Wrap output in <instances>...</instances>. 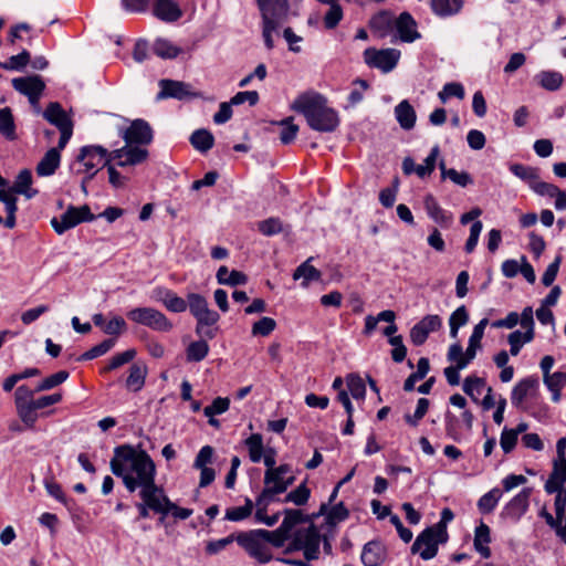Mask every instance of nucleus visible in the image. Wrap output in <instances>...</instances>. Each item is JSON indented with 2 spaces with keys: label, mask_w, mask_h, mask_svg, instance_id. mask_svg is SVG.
<instances>
[{
  "label": "nucleus",
  "mask_w": 566,
  "mask_h": 566,
  "mask_svg": "<svg viewBox=\"0 0 566 566\" xmlns=\"http://www.w3.org/2000/svg\"><path fill=\"white\" fill-rule=\"evenodd\" d=\"M109 467L130 493L137 490L139 494L164 490L156 484V464L145 450H137L130 444L118 446L114 449Z\"/></svg>",
  "instance_id": "1"
},
{
  "label": "nucleus",
  "mask_w": 566,
  "mask_h": 566,
  "mask_svg": "<svg viewBox=\"0 0 566 566\" xmlns=\"http://www.w3.org/2000/svg\"><path fill=\"white\" fill-rule=\"evenodd\" d=\"M291 107L302 114L314 130L331 133L339 125L337 112L328 107L327 99L318 93L308 92L298 95Z\"/></svg>",
  "instance_id": "2"
},
{
  "label": "nucleus",
  "mask_w": 566,
  "mask_h": 566,
  "mask_svg": "<svg viewBox=\"0 0 566 566\" xmlns=\"http://www.w3.org/2000/svg\"><path fill=\"white\" fill-rule=\"evenodd\" d=\"M109 153L106 148L98 145L83 146L70 166L71 172L74 175H87L88 179H93L101 168L106 167L111 163Z\"/></svg>",
  "instance_id": "3"
},
{
  "label": "nucleus",
  "mask_w": 566,
  "mask_h": 566,
  "mask_svg": "<svg viewBox=\"0 0 566 566\" xmlns=\"http://www.w3.org/2000/svg\"><path fill=\"white\" fill-rule=\"evenodd\" d=\"M189 311L196 318V334L201 338L213 339L218 332L220 315L209 308L208 302L199 294L188 295Z\"/></svg>",
  "instance_id": "4"
},
{
  "label": "nucleus",
  "mask_w": 566,
  "mask_h": 566,
  "mask_svg": "<svg viewBox=\"0 0 566 566\" xmlns=\"http://www.w3.org/2000/svg\"><path fill=\"white\" fill-rule=\"evenodd\" d=\"M295 481L290 464H281L274 470H266L264 473V489L260 493V503L263 505L266 499L274 500V496L284 493Z\"/></svg>",
  "instance_id": "5"
},
{
  "label": "nucleus",
  "mask_w": 566,
  "mask_h": 566,
  "mask_svg": "<svg viewBox=\"0 0 566 566\" xmlns=\"http://www.w3.org/2000/svg\"><path fill=\"white\" fill-rule=\"evenodd\" d=\"M127 318L153 331L168 333L174 325L168 317L154 307H136L127 312Z\"/></svg>",
  "instance_id": "6"
},
{
  "label": "nucleus",
  "mask_w": 566,
  "mask_h": 566,
  "mask_svg": "<svg viewBox=\"0 0 566 566\" xmlns=\"http://www.w3.org/2000/svg\"><path fill=\"white\" fill-rule=\"evenodd\" d=\"M448 541V535L440 534L439 530L433 526L423 530L416 538L411 546L412 554H420L424 560L436 557L439 544Z\"/></svg>",
  "instance_id": "7"
},
{
  "label": "nucleus",
  "mask_w": 566,
  "mask_h": 566,
  "mask_svg": "<svg viewBox=\"0 0 566 566\" xmlns=\"http://www.w3.org/2000/svg\"><path fill=\"white\" fill-rule=\"evenodd\" d=\"M260 533L261 530L240 533L237 536V542L251 557L265 564L272 559V554L269 545L262 537L263 535Z\"/></svg>",
  "instance_id": "8"
},
{
  "label": "nucleus",
  "mask_w": 566,
  "mask_h": 566,
  "mask_svg": "<svg viewBox=\"0 0 566 566\" xmlns=\"http://www.w3.org/2000/svg\"><path fill=\"white\" fill-rule=\"evenodd\" d=\"M42 115L60 130L59 148L64 149L73 134L72 119L57 102L50 103Z\"/></svg>",
  "instance_id": "9"
},
{
  "label": "nucleus",
  "mask_w": 566,
  "mask_h": 566,
  "mask_svg": "<svg viewBox=\"0 0 566 566\" xmlns=\"http://www.w3.org/2000/svg\"><path fill=\"white\" fill-rule=\"evenodd\" d=\"M96 217L91 212L87 205L82 207L70 206L60 218H53L51 224L57 234H62L65 231L76 227L84 221H93Z\"/></svg>",
  "instance_id": "10"
},
{
  "label": "nucleus",
  "mask_w": 566,
  "mask_h": 566,
  "mask_svg": "<svg viewBox=\"0 0 566 566\" xmlns=\"http://www.w3.org/2000/svg\"><path fill=\"white\" fill-rule=\"evenodd\" d=\"M12 86L17 92L29 98L36 114L41 113L39 101L45 88V83L40 75L13 78Z\"/></svg>",
  "instance_id": "11"
},
{
  "label": "nucleus",
  "mask_w": 566,
  "mask_h": 566,
  "mask_svg": "<svg viewBox=\"0 0 566 566\" xmlns=\"http://www.w3.org/2000/svg\"><path fill=\"white\" fill-rule=\"evenodd\" d=\"M400 59V51L397 49L377 50L368 48L364 51L365 63L375 69H379L384 73L392 71Z\"/></svg>",
  "instance_id": "12"
},
{
  "label": "nucleus",
  "mask_w": 566,
  "mask_h": 566,
  "mask_svg": "<svg viewBox=\"0 0 566 566\" xmlns=\"http://www.w3.org/2000/svg\"><path fill=\"white\" fill-rule=\"evenodd\" d=\"M122 137L128 145L145 146L153 142V129L144 119H135L122 133Z\"/></svg>",
  "instance_id": "13"
},
{
  "label": "nucleus",
  "mask_w": 566,
  "mask_h": 566,
  "mask_svg": "<svg viewBox=\"0 0 566 566\" xmlns=\"http://www.w3.org/2000/svg\"><path fill=\"white\" fill-rule=\"evenodd\" d=\"M148 155L147 149L128 144L109 153L111 161L116 160L119 167L139 165L148 158Z\"/></svg>",
  "instance_id": "14"
},
{
  "label": "nucleus",
  "mask_w": 566,
  "mask_h": 566,
  "mask_svg": "<svg viewBox=\"0 0 566 566\" xmlns=\"http://www.w3.org/2000/svg\"><path fill=\"white\" fill-rule=\"evenodd\" d=\"M302 541L304 557L307 560H315L319 556V545L322 542L321 534L314 524L306 528L297 530Z\"/></svg>",
  "instance_id": "15"
},
{
  "label": "nucleus",
  "mask_w": 566,
  "mask_h": 566,
  "mask_svg": "<svg viewBox=\"0 0 566 566\" xmlns=\"http://www.w3.org/2000/svg\"><path fill=\"white\" fill-rule=\"evenodd\" d=\"M448 360L454 363V366L444 368V376L447 381L451 386H458L460 384L459 371L465 368L470 361L462 358V346L460 344H453L448 350Z\"/></svg>",
  "instance_id": "16"
},
{
  "label": "nucleus",
  "mask_w": 566,
  "mask_h": 566,
  "mask_svg": "<svg viewBox=\"0 0 566 566\" xmlns=\"http://www.w3.org/2000/svg\"><path fill=\"white\" fill-rule=\"evenodd\" d=\"M263 24L281 27L289 18L290 4L287 0H273L271 4L260 10Z\"/></svg>",
  "instance_id": "17"
},
{
  "label": "nucleus",
  "mask_w": 566,
  "mask_h": 566,
  "mask_svg": "<svg viewBox=\"0 0 566 566\" xmlns=\"http://www.w3.org/2000/svg\"><path fill=\"white\" fill-rule=\"evenodd\" d=\"M441 319L438 315H427L410 329V339L416 346L422 345L429 334L439 329Z\"/></svg>",
  "instance_id": "18"
},
{
  "label": "nucleus",
  "mask_w": 566,
  "mask_h": 566,
  "mask_svg": "<svg viewBox=\"0 0 566 566\" xmlns=\"http://www.w3.org/2000/svg\"><path fill=\"white\" fill-rule=\"evenodd\" d=\"M151 300L163 303V305L172 313H182L189 307L188 300L179 297L175 292L157 287L150 294Z\"/></svg>",
  "instance_id": "19"
},
{
  "label": "nucleus",
  "mask_w": 566,
  "mask_h": 566,
  "mask_svg": "<svg viewBox=\"0 0 566 566\" xmlns=\"http://www.w3.org/2000/svg\"><path fill=\"white\" fill-rule=\"evenodd\" d=\"M159 85L161 88L158 94L159 98L187 99L197 96L196 93L190 91V85L184 82L161 80Z\"/></svg>",
  "instance_id": "20"
},
{
  "label": "nucleus",
  "mask_w": 566,
  "mask_h": 566,
  "mask_svg": "<svg viewBox=\"0 0 566 566\" xmlns=\"http://www.w3.org/2000/svg\"><path fill=\"white\" fill-rule=\"evenodd\" d=\"M417 24L413 18L408 12H402L395 19L394 33L402 42H413L420 36L416 29Z\"/></svg>",
  "instance_id": "21"
},
{
  "label": "nucleus",
  "mask_w": 566,
  "mask_h": 566,
  "mask_svg": "<svg viewBox=\"0 0 566 566\" xmlns=\"http://www.w3.org/2000/svg\"><path fill=\"white\" fill-rule=\"evenodd\" d=\"M538 379L536 377H527L520 380L513 388L511 394L512 403L521 408L526 398H534L537 395Z\"/></svg>",
  "instance_id": "22"
},
{
  "label": "nucleus",
  "mask_w": 566,
  "mask_h": 566,
  "mask_svg": "<svg viewBox=\"0 0 566 566\" xmlns=\"http://www.w3.org/2000/svg\"><path fill=\"white\" fill-rule=\"evenodd\" d=\"M153 14L164 22H176L182 17V10L174 0H155Z\"/></svg>",
  "instance_id": "23"
},
{
  "label": "nucleus",
  "mask_w": 566,
  "mask_h": 566,
  "mask_svg": "<svg viewBox=\"0 0 566 566\" xmlns=\"http://www.w3.org/2000/svg\"><path fill=\"white\" fill-rule=\"evenodd\" d=\"M142 502L136 503V509L138 510L139 518H147L149 516V511L155 513L163 514L165 511L163 507V491L160 492H149L139 494Z\"/></svg>",
  "instance_id": "24"
},
{
  "label": "nucleus",
  "mask_w": 566,
  "mask_h": 566,
  "mask_svg": "<svg viewBox=\"0 0 566 566\" xmlns=\"http://www.w3.org/2000/svg\"><path fill=\"white\" fill-rule=\"evenodd\" d=\"M531 493L532 489H523L506 504L504 514L512 520H520V517L527 511Z\"/></svg>",
  "instance_id": "25"
},
{
  "label": "nucleus",
  "mask_w": 566,
  "mask_h": 566,
  "mask_svg": "<svg viewBox=\"0 0 566 566\" xmlns=\"http://www.w3.org/2000/svg\"><path fill=\"white\" fill-rule=\"evenodd\" d=\"M423 206L428 216L441 227H449L452 222V214L441 208L433 195L428 193L423 199Z\"/></svg>",
  "instance_id": "26"
},
{
  "label": "nucleus",
  "mask_w": 566,
  "mask_h": 566,
  "mask_svg": "<svg viewBox=\"0 0 566 566\" xmlns=\"http://www.w3.org/2000/svg\"><path fill=\"white\" fill-rule=\"evenodd\" d=\"M360 558L365 566H379L386 559V548L379 542H368L363 548Z\"/></svg>",
  "instance_id": "27"
},
{
  "label": "nucleus",
  "mask_w": 566,
  "mask_h": 566,
  "mask_svg": "<svg viewBox=\"0 0 566 566\" xmlns=\"http://www.w3.org/2000/svg\"><path fill=\"white\" fill-rule=\"evenodd\" d=\"M62 149H60L57 146V147H53V148L49 149L44 154V156L39 161V164L36 165V168H35V171L39 176L46 177V176H51L55 172V170L60 166V161H61L60 151Z\"/></svg>",
  "instance_id": "28"
},
{
  "label": "nucleus",
  "mask_w": 566,
  "mask_h": 566,
  "mask_svg": "<svg viewBox=\"0 0 566 566\" xmlns=\"http://www.w3.org/2000/svg\"><path fill=\"white\" fill-rule=\"evenodd\" d=\"M395 116L400 127L405 130H410L416 125L417 114L413 106L407 101H401L395 107Z\"/></svg>",
  "instance_id": "29"
},
{
  "label": "nucleus",
  "mask_w": 566,
  "mask_h": 566,
  "mask_svg": "<svg viewBox=\"0 0 566 566\" xmlns=\"http://www.w3.org/2000/svg\"><path fill=\"white\" fill-rule=\"evenodd\" d=\"M395 19L388 12H380L371 18L369 25L379 38H386L394 34Z\"/></svg>",
  "instance_id": "30"
},
{
  "label": "nucleus",
  "mask_w": 566,
  "mask_h": 566,
  "mask_svg": "<svg viewBox=\"0 0 566 566\" xmlns=\"http://www.w3.org/2000/svg\"><path fill=\"white\" fill-rule=\"evenodd\" d=\"M489 321L486 318H483L480 321L478 325H475L473 333L471 334L469 338V345L467 347L465 353L462 352V358L468 359V361H471L474 359L476 355V349L481 347V339L484 335V328L486 327Z\"/></svg>",
  "instance_id": "31"
},
{
  "label": "nucleus",
  "mask_w": 566,
  "mask_h": 566,
  "mask_svg": "<svg viewBox=\"0 0 566 566\" xmlns=\"http://www.w3.org/2000/svg\"><path fill=\"white\" fill-rule=\"evenodd\" d=\"M491 542L490 527L481 523L474 532V548L483 557L489 558L491 556V549L488 546Z\"/></svg>",
  "instance_id": "32"
},
{
  "label": "nucleus",
  "mask_w": 566,
  "mask_h": 566,
  "mask_svg": "<svg viewBox=\"0 0 566 566\" xmlns=\"http://www.w3.org/2000/svg\"><path fill=\"white\" fill-rule=\"evenodd\" d=\"M32 174L29 169H23L17 176V179L11 188L15 193L24 195L28 199H31L38 193V190L31 188Z\"/></svg>",
  "instance_id": "33"
},
{
  "label": "nucleus",
  "mask_w": 566,
  "mask_h": 566,
  "mask_svg": "<svg viewBox=\"0 0 566 566\" xmlns=\"http://www.w3.org/2000/svg\"><path fill=\"white\" fill-rule=\"evenodd\" d=\"M544 384L552 392V399L554 402L560 400V390L566 386V373L556 371L551 375H544Z\"/></svg>",
  "instance_id": "34"
},
{
  "label": "nucleus",
  "mask_w": 566,
  "mask_h": 566,
  "mask_svg": "<svg viewBox=\"0 0 566 566\" xmlns=\"http://www.w3.org/2000/svg\"><path fill=\"white\" fill-rule=\"evenodd\" d=\"M147 367L142 364H133L126 379V387L132 391H139L145 385Z\"/></svg>",
  "instance_id": "35"
},
{
  "label": "nucleus",
  "mask_w": 566,
  "mask_h": 566,
  "mask_svg": "<svg viewBox=\"0 0 566 566\" xmlns=\"http://www.w3.org/2000/svg\"><path fill=\"white\" fill-rule=\"evenodd\" d=\"M321 3L329 4V9L324 17V25L327 30H332L338 25L343 19V9L339 0H317Z\"/></svg>",
  "instance_id": "36"
},
{
  "label": "nucleus",
  "mask_w": 566,
  "mask_h": 566,
  "mask_svg": "<svg viewBox=\"0 0 566 566\" xmlns=\"http://www.w3.org/2000/svg\"><path fill=\"white\" fill-rule=\"evenodd\" d=\"M462 0H431L433 12L440 17L458 13L462 8Z\"/></svg>",
  "instance_id": "37"
},
{
  "label": "nucleus",
  "mask_w": 566,
  "mask_h": 566,
  "mask_svg": "<svg viewBox=\"0 0 566 566\" xmlns=\"http://www.w3.org/2000/svg\"><path fill=\"white\" fill-rule=\"evenodd\" d=\"M190 143L197 150L206 153L213 147V135L207 129H197L190 136Z\"/></svg>",
  "instance_id": "38"
},
{
  "label": "nucleus",
  "mask_w": 566,
  "mask_h": 566,
  "mask_svg": "<svg viewBox=\"0 0 566 566\" xmlns=\"http://www.w3.org/2000/svg\"><path fill=\"white\" fill-rule=\"evenodd\" d=\"M0 134L9 140L17 138L15 125L9 107L0 108Z\"/></svg>",
  "instance_id": "39"
},
{
  "label": "nucleus",
  "mask_w": 566,
  "mask_h": 566,
  "mask_svg": "<svg viewBox=\"0 0 566 566\" xmlns=\"http://www.w3.org/2000/svg\"><path fill=\"white\" fill-rule=\"evenodd\" d=\"M439 168L441 170L442 179L449 178L455 185H459L461 187H467L468 185L473 182L471 176L468 172H465V171L459 172L453 168L448 169L446 167V163L443 160H441L439 163Z\"/></svg>",
  "instance_id": "40"
},
{
  "label": "nucleus",
  "mask_w": 566,
  "mask_h": 566,
  "mask_svg": "<svg viewBox=\"0 0 566 566\" xmlns=\"http://www.w3.org/2000/svg\"><path fill=\"white\" fill-rule=\"evenodd\" d=\"M510 170L517 178L522 179L526 184H528L530 188L536 181L539 176V169L531 166H525L522 164H512L510 166Z\"/></svg>",
  "instance_id": "41"
},
{
  "label": "nucleus",
  "mask_w": 566,
  "mask_h": 566,
  "mask_svg": "<svg viewBox=\"0 0 566 566\" xmlns=\"http://www.w3.org/2000/svg\"><path fill=\"white\" fill-rule=\"evenodd\" d=\"M206 339L207 338H201L200 340L192 342L188 345L186 349V357L188 361H201L207 357L209 353V345Z\"/></svg>",
  "instance_id": "42"
},
{
  "label": "nucleus",
  "mask_w": 566,
  "mask_h": 566,
  "mask_svg": "<svg viewBox=\"0 0 566 566\" xmlns=\"http://www.w3.org/2000/svg\"><path fill=\"white\" fill-rule=\"evenodd\" d=\"M501 496H502V492L497 488H494L491 491H489L488 493H485L478 501V507H479L480 512L483 514L491 513L497 505Z\"/></svg>",
  "instance_id": "43"
},
{
  "label": "nucleus",
  "mask_w": 566,
  "mask_h": 566,
  "mask_svg": "<svg viewBox=\"0 0 566 566\" xmlns=\"http://www.w3.org/2000/svg\"><path fill=\"white\" fill-rule=\"evenodd\" d=\"M486 388L485 381L475 376L467 377L463 382V391L474 401H478L479 396H481Z\"/></svg>",
  "instance_id": "44"
},
{
  "label": "nucleus",
  "mask_w": 566,
  "mask_h": 566,
  "mask_svg": "<svg viewBox=\"0 0 566 566\" xmlns=\"http://www.w3.org/2000/svg\"><path fill=\"white\" fill-rule=\"evenodd\" d=\"M153 50L157 56L163 59H175L181 53L180 48L165 39H158L155 42Z\"/></svg>",
  "instance_id": "45"
},
{
  "label": "nucleus",
  "mask_w": 566,
  "mask_h": 566,
  "mask_svg": "<svg viewBox=\"0 0 566 566\" xmlns=\"http://www.w3.org/2000/svg\"><path fill=\"white\" fill-rule=\"evenodd\" d=\"M17 413L21 421L25 424L28 428H33L39 416L38 410L33 406L32 401L28 403H20L15 406Z\"/></svg>",
  "instance_id": "46"
},
{
  "label": "nucleus",
  "mask_w": 566,
  "mask_h": 566,
  "mask_svg": "<svg viewBox=\"0 0 566 566\" xmlns=\"http://www.w3.org/2000/svg\"><path fill=\"white\" fill-rule=\"evenodd\" d=\"M538 78L542 87L547 91L558 90L564 82L563 75L555 71H543L538 74Z\"/></svg>",
  "instance_id": "47"
},
{
  "label": "nucleus",
  "mask_w": 566,
  "mask_h": 566,
  "mask_svg": "<svg viewBox=\"0 0 566 566\" xmlns=\"http://www.w3.org/2000/svg\"><path fill=\"white\" fill-rule=\"evenodd\" d=\"M245 446L249 450L250 460L253 463H258L262 459L263 454V439L260 433H253L245 440Z\"/></svg>",
  "instance_id": "48"
},
{
  "label": "nucleus",
  "mask_w": 566,
  "mask_h": 566,
  "mask_svg": "<svg viewBox=\"0 0 566 566\" xmlns=\"http://www.w3.org/2000/svg\"><path fill=\"white\" fill-rule=\"evenodd\" d=\"M534 338V331H526L522 333L520 331H514L509 335V344L511 345V354L516 356L523 344L531 342Z\"/></svg>",
  "instance_id": "49"
},
{
  "label": "nucleus",
  "mask_w": 566,
  "mask_h": 566,
  "mask_svg": "<svg viewBox=\"0 0 566 566\" xmlns=\"http://www.w3.org/2000/svg\"><path fill=\"white\" fill-rule=\"evenodd\" d=\"M253 507V502L249 497H247L243 506L229 507L226 511V520L232 522L245 520L252 514Z\"/></svg>",
  "instance_id": "50"
},
{
  "label": "nucleus",
  "mask_w": 566,
  "mask_h": 566,
  "mask_svg": "<svg viewBox=\"0 0 566 566\" xmlns=\"http://www.w3.org/2000/svg\"><path fill=\"white\" fill-rule=\"evenodd\" d=\"M261 535L265 539L266 544H271L274 547H282L287 539L291 538V534H289L285 530L279 526L274 531L261 530Z\"/></svg>",
  "instance_id": "51"
},
{
  "label": "nucleus",
  "mask_w": 566,
  "mask_h": 566,
  "mask_svg": "<svg viewBox=\"0 0 566 566\" xmlns=\"http://www.w3.org/2000/svg\"><path fill=\"white\" fill-rule=\"evenodd\" d=\"M308 518L302 513L301 510H285L284 511V520L280 525L283 530H285L289 534H292L293 528L303 522H306Z\"/></svg>",
  "instance_id": "52"
},
{
  "label": "nucleus",
  "mask_w": 566,
  "mask_h": 566,
  "mask_svg": "<svg viewBox=\"0 0 566 566\" xmlns=\"http://www.w3.org/2000/svg\"><path fill=\"white\" fill-rule=\"evenodd\" d=\"M30 62V53L27 50H23L21 53L17 55H12L6 62H0V67L8 71H21L23 70Z\"/></svg>",
  "instance_id": "53"
},
{
  "label": "nucleus",
  "mask_w": 566,
  "mask_h": 566,
  "mask_svg": "<svg viewBox=\"0 0 566 566\" xmlns=\"http://www.w3.org/2000/svg\"><path fill=\"white\" fill-rule=\"evenodd\" d=\"M312 258L302 263L293 273V280L304 279L305 281L321 280V272L310 264Z\"/></svg>",
  "instance_id": "54"
},
{
  "label": "nucleus",
  "mask_w": 566,
  "mask_h": 566,
  "mask_svg": "<svg viewBox=\"0 0 566 566\" xmlns=\"http://www.w3.org/2000/svg\"><path fill=\"white\" fill-rule=\"evenodd\" d=\"M276 328V322L272 317L263 316L251 328L252 336H269Z\"/></svg>",
  "instance_id": "55"
},
{
  "label": "nucleus",
  "mask_w": 566,
  "mask_h": 566,
  "mask_svg": "<svg viewBox=\"0 0 566 566\" xmlns=\"http://www.w3.org/2000/svg\"><path fill=\"white\" fill-rule=\"evenodd\" d=\"M277 124L283 127L280 134L281 143L284 145L291 144L298 133V126L293 123V117H286Z\"/></svg>",
  "instance_id": "56"
},
{
  "label": "nucleus",
  "mask_w": 566,
  "mask_h": 566,
  "mask_svg": "<svg viewBox=\"0 0 566 566\" xmlns=\"http://www.w3.org/2000/svg\"><path fill=\"white\" fill-rule=\"evenodd\" d=\"M161 500H163V503H164L163 507L165 510L163 512V515H167L168 513H171L176 518L187 520L192 514V510L185 509V507H179L175 503H172L168 499V496L165 494L164 490H163Z\"/></svg>",
  "instance_id": "57"
},
{
  "label": "nucleus",
  "mask_w": 566,
  "mask_h": 566,
  "mask_svg": "<svg viewBox=\"0 0 566 566\" xmlns=\"http://www.w3.org/2000/svg\"><path fill=\"white\" fill-rule=\"evenodd\" d=\"M310 495L311 490L306 486V483H302L295 490L287 493L284 502H292L297 506H302L307 503Z\"/></svg>",
  "instance_id": "58"
},
{
  "label": "nucleus",
  "mask_w": 566,
  "mask_h": 566,
  "mask_svg": "<svg viewBox=\"0 0 566 566\" xmlns=\"http://www.w3.org/2000/svg\"><path fill=\"white\" fill-rule=\"evenodd\" d=\"M439 156V147L434 146L428 157L424 159V163L422 165H418L416 168V174L420 178H424L426 176H429L432 174L436 167L437 158Z\"/></svg>",
  "instance_id": "59"
},
{
  "label": "nucleus",
  "mask_w": 566,
  "mask_h": 566,
  "mask_svg": "<svg viewBox=\"0 0 566 566\" xmlns=\"http://www.w3.org/2000/svg\"><path fill=\"white\" fill-rule=\"evenodd\" d=\"M136 356L135 349H127L123 353L114 355L106 367H104L103 371L108 373L111 370L117 369L120 366L132 361Z\"/></svg>",
  "instance_id": "60"
},
{
  "label": "nucleus",
  "mask_w": 566,
  "mask_h": 566,
  "mask_svg": "<svg viewBox=\"0 0 566 566\" xmlns=\"http://www.w3.org/2000/svg\"><path fill=\"white\" fill-rule=\"evenodd\" d=\"M258 229L262 234L271 237L283 231V223L280 218L272 217L260 221L258 223Z\"/></svg>",
  "instance_id": "61"
},
{
  "label": "nucleus",
  "mask_w": 566,
  "mask_h": 566,
  "mask_svg": "<svg viewBox=\"0 0 566 566\" xmlns=\"http://www.w3.org/2000/svg\"><path fill=\"white\" fill-rule=\"evenodd\" d=\"M69 378V373L65 370H60L46 378H44L35 388V391H44L50 390L62 382H64Z\"/></svg>",
  "instance_id": "62"
},
{
  "label": "nucleus",
  "mask_w": 566,
  "mask_h": 566,
  "mask_svg": "<svg viewBox=\"0 0 566 566\" xmlns=\"http://www.w3.org/2000/svg\"><path fill=\"white\" fill-rule=\"evenodd\" d=\"M218 283H245L248 277L244 273L233 270L229 273L226 266H220L217 272Z\"/></svg>",
  "instance_id": "63"
},
{
  "label": "nucleus",
  "mask_w": 566,
  "mask_h": 566,
  "mask_svg": "<svg viewBox=\"0 0 566 566\" xmlns=\"http://www.w3.org/2000/svg\"><path fill=\"white\" fill-rule=\"evenodd\" d=\"M347 388L355 399H364L366 394V386L364 380L357 375H349L347 377Z\"/></svg>",
  "instance_id": "64"
}]
</instances>
